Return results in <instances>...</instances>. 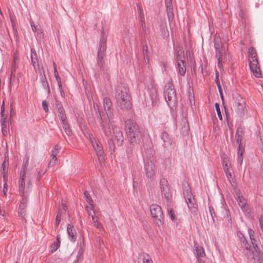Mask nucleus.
<instances>
[{"label": "nucleus", "instance_id": "nucleus-35", "mask_svg": "<svg viewBox=\"0 0 263 263\" xmlns=\"http://www.w3.org/2000/svg\"><path fill=\"white\" fill-rule=\"evenodd\" d=\"M183 121L184 122V124L182 127V131L183 134H187L190 130L189 124L186 119H184Z\"/></svg>", "mask_w": 263, "mask_h": 263}, {"label": "nucleus", "instance_id": "nucleus-43", "mask_svg": "<svg viewBox=\"0 0 263 263\" xmlns=\"http://www.w3.org/2000/svg\"><path fill=\"white\" fill-rule=\"evenodd\" d=\"M253 75L256 78H261V73L260 70V68L258 69H254L251 70Z\"/></svg>", "mask_w": 263, "mask_h": 263}, {"label": "nucleus", "instance_id": "nucleus-63", "mask_svg": "<svg viewBox=\"0 0 263 263\" xmlns=\"http://www.w3.org/2000/svg\"><path fill=\"white\" fill-rule=\"evenodd\" d=\"M2 132L4 135H5L7 134V130L4 129V127H2Z\"/></svg>", "mask_w": 263, "mask_h": 263}, {"label": "nucleus", "instance_id": "nucleus-30", "mask_svg": "<svg viewBox=\"0 0 263 263\" xmlns=\"http://www.w3.org/2000/svg\"><path fill=\"white\" fill-rule=\"evenodd\" d=\"M214 43L215 49H222V44L221 39L218 35H215Z\"/></svg>", "mask_w": 263, "mask_h": 263}, {"label": "nucleus", "instance_id": "nucleus-36", "mask_svg": "<svg viewBox=\"0 0 263 263\" xmlns=\"http://www.w3.org/2000/svg\"><path fill=\"white\" fill-rule=\"evenodd\" d=\"M91 218L93 221V226L100 230H102L103 229L102 224L98 222L97 218L95 217V215H92Z\"/></svg>", "mask_w": 263, "mask_h": 263}, {"label": "nucleus", "instance_id": "nucleus-47", "mask_svg": "<svg viewBox=\"0 0 263 263\" xmlns=\"http://www.w3.org/2000/svg\"><path fill=\"white\" fill-rule=\"evenodd\" d=\"M143 53L144 58L147 59L148 60V47L147 45L143 46Z\"/></svg>", "mask_w": 263, "mask_h": 263}, {"label": "nucleus", "instance_id": "nucleus-48", "mask_svg": "<svg viewBox=\"0 0 263 263\" xmlns=\"http://www.w3.org/2000/svg\"><path fill=\"white\" fill-rule=\"evenodd\" d=\"M216 52V58L217 60H222V54L221 52V49H215Z\"/></svg>", "mask_w": 263, "mask_h": 263}, {"label": "nucleus", "instance_id": "nucleus-21", "mask_svg": "<svg viewBox=\"0 0 263 263\" xmlns=\"http://www.w3.org/2000/svg\"><path fill=\"white\" fill-rule=\"evenodd\" d=\"M31 60L32 64L34 68L35 71H37V68H39V61L37 59V54L34 49H31Z\"/></svg>", "mask_w": 263, "mask_h": 263}, {"label": "nucleus", "instance_id": "nucleus-52", "mask_svg": "<svg viewBox=\"0 0 263 263\" xmlns=\"http://www.w3.org/2000/svg\"><path fill=\"white\" fill-rule=\"evenodd\" d=\"M57 161V158L52 157V159L50 160V161L48 163V166H52L54 165L55 164Z\"/></svg>", "mask_w": 263, "mask_h": 263}, {"label": "nucleus", "instance_id": "nucleus-17", "mask_svg": "<svg viewBox=\"0 0 263 263\" xmlns=\"http://www.w3.org/2000/svg\"><path fill=\"white\" fill-rule=\"evenodd\" d=\"M168 20L172 21L174 17L173 8L172 0H164Z\"/></svg>", "mask_w": 263, "mask_h": 263}, {"label": "nucleus", "instance_id": "nucleus-20", "mask_svg": "<svg viewBox=\"0 0 263 263\" xmlns=\"http://www.w3.org/2000/svg\"><path fill=\"white\" fill-rule=\"evenodd\" d=\"M111 106L112 103L110 99L107 97L105 98L103 100V106L108 117L111 115Z\"/></svg>", "mask_w": 263, "mask_h": 263}, {"label": "nucleus", "instance_id": "nucleus-44", "mask_svg": "<svg viewBox=\"0 0 263 263\" xmlns=\"http://www.w3.org/2000/svg\"><path fill=\"white\" fill-rule=\"evenodd\" d=\"M62 217V214L61 212L59 210L57 213V215L55 219V227H58L59 225L60 221H61V218Z\"/></svg>", "mask_w": 263, "mask_h": 263}, {"label": "nucleus", "instance_id": "nucleus-49", "mask_svg": "<svg viewBox=\"0 0 263 263\" xmlns=\"http://www.w3.org/2000/svg\"><path fill=\"white\" fill-rule=\"evenodd\" d=\"M42 107H43V108L44 110V111L46 112H47L49 110L48 102L46 100H44L42 102Z\"/></svg>", "mask_w": 263, "mask_h": 263}, {"label": "nucleus", "instance_id": "nucleus-27", "mask_svg": "<svg viewBox=\"0 0 263 263\" xmlns=\"http://www.w3.org/2000/svg\"><path fill=\"white\" fill-rule=\"evenodd\" d=\"M55 107L58 110V111L59 113L58 116H59V118H62L63 119V118L65 116H66V115H65V111L63 107L62 103L59 101H56Z\"/></svg>", "mask_w": 263, "mask_h": 263}, {"label": "nucleus", "instance_id": "nucleus-25", "mask_svg": "<svg viewBox=\"0 0 263 263\" xmlns=\"http://www.w3.org/2000/svg\"><path fill=\"white\" fill-rule=\"evenodd\" d=\"M238 158L237 162L240 165H241L243 161V154L245 152V145L242 143H238Z\"/></svg>", "mask_w": 263, "mask_h": 263}, {"label": "nucleus", "instance_id": "nucleus-39", "mask_svg": "<svg viewBox=\"0 0 263 263\" xmlns=\"http://www.w3.org/2000/svg\"><path fill=\"white\" fill-rule=\"evenodd\" d=\"M16 61L17 59L16 58H14L13 63L11 66V77H15V72L16 70Z\"/></svg>", "mask_w": 263, "mask_h": 263}, {"label": "nucleus", "instance_id": "nucleus-3", "mask_svg": "<svg viewBox=\"0 0 263 263\" xmlns=\"http://www.w3.org/2000/svg\"><path fill=\"white\" fill-rule=\"evenodd\" d=\"M116 98L119 107L122 110H128L132 107L129 90L123 85H118L116 88Z\"/></svg>", "mask_w": 263, "mask_h": 263}, {"label": "nucleus", "instance_id": "nucleus-53", "mask_svg": "<svg viewBox=\"0 0 263 263\" xmlns=\"http://www.w3.org/2000/svg\"><path fill=\"white\" fill-rule=\"evenodd\" d=\"M8 191V185L7 182H5L3 185V194L5 196H7V192Z\"/></svg>", "mask_w": 263, "mask_h": 263}, {"label": "nucleus", "instance_id": "nucleus-9", "mask_svg": "<svg viewBox=\"0 0 263 263\" xmlns=\"http://www.w3.org/2000/svg\"><path fill=\"white\" fill-rule=\"evenodd\" d=\"M28 160L24 161L20 172V180L18 181L19 193L21 195H24L26 193V187L25 186L26 174L27 170Z\"/></svg>", "mask_w": 263, "mask_h": 263}, {"label": "nucleus", "instance_id": "nucleus-41", "mask_svg": "<svg viewBox=\"0 0 263 263\" xmlns=\"http://www.w3.org/2000/svg\"><path fill=\"white\" fill-rule=\"evenodd\" d=\"M9 165V161L8 159L5 158V160L3 162L2 164V173L4 172H7V169L6 168L8 167Z\"/></svg>", "mask_w": 263, "mask_h": 263}, {"label": "nucleus", "instance_id": "nucleus-60", "mask_svg": "<svg viewBox=\"0 0 263 263\" xmlns=\"http://www.w3.org/2000/svg\"><path fill=\"white\" fill-rule=\"evenodd\" d=\"M259 224H260V228L263 232V219H259Z\"/></svg>", "mask_w": 263, "mask_h": 263}, {"label": "nucleus", "instance_id": "nucleus-64", "mask_svg": "<svg viewBox=\"0 0 263 263\" xmlns=\"http://www.w3.org/2000/svg\"><path fill=\"white\" fill-rule=\"evenodd\" d=\"M60 236L59 235H58L57 236V241L56 242H60Z\"/></svg>", "mask_w": 263, "mask_h": 263}, {"label": "nucleus", "instance_id": "nucleus-33", "mask_svg": "<svg viewBox=\"0 0 263 263\" xmlns=\"http://www.w3.org/2000/svg\"><path fill=\"white\" fill-rule=\"evenodd\" d=\"M41 83L43 87L45 88V89H46V90L47 91V93L49 94L50 93V88L44 73V77H42L41 78Z\"/></svg>", "mask_w": 263, "mask_h": 263}, {"label": "nucleus", "instance_id": "nucleus-46", "mask_svg": "<svg viewBox=\"0 0 263 263\" xmlns=\"http://www.w3.org/2000/svg\"><path fill=\"white\" fill-rule=\"evenodd\" d=\"M26 206L23 205V206H21V204H20L19 209H18V214L22 217H23L25 215V208Z\"/></svg>", "mask_w": 263, "mask_h": 263}, {"label": "nucleus", "instance_id": "nucleus-37", "mask_svg": "<svg viewBox=\"0 0 263 263\" xmlns=\"http://www.w3.org/2000/svg\"><path fill=\"white\" fill-rule=\"evenodd\" d=\"M84 195L86 198V201L93 208V200L89 194V193L87 191H85L84 192Z\"/></svg>", "mask_w": 263, "mask_h": 263}, {"label": "nucleus", "instance_id": "nucleus-5", "mask_svg": "<svg viewBox=\"0 0 263 263\" xmlns=\"http://www.w3.org/2000/svg\"><path fill=\"white\" fill-rule=\"evenodd\" d=\"M233 108L240 117H244L247 113L245 99L238 93L233 94Z\"/></svg>", "mask_w": 263, "mask_h": 263}, {"label": "nucleus", "instance_id": "nucleus-42", "mask_svg": "<svg viewBox=\"0 0 263 263\" xmlns=\"http://www.w3.org/2000/svg\"><path fill=\"white\" fill-rule=\"evenodd\" d=\"M60 243L59 242H53L51 245V251L52 253L55 252L60 246Z\"/></svg>", "mask_w": 263, "mask_h": 263}, {"label": "nucleus", "instance_id": "nucleus-29", "mask_svg": "<svg viewBox=\"0 0 263 263\" xmlns=\"http://www.w3.org/2000/svg\"><path fill=\"white\" fill-rule=\"evenodd\" d=\"M195 250L196 252V257L197 258V260L199 258H203L205 255V253L204 252V250L201 246H196L195 247Z\"/></svg>", "mask_w": 263, "mask_h": 263}, {"label": "nucleus", "instance_id": "nucleus-61", "mask_svg": "<svg viewBox=\"0 0 263 263\" xmlns=\"http://www.w3.org/2000/svg\"><path fill=\"white\" fill-rule=\"evenodd\" d=\"M42 177V174H41V172H39L37 173V178L38 180H40Z\"/></svg>", "mask_w": 263, "mask_h": 263}, {"label": "nucleus", "instance_id": "nucleus-10", "mask_svg": "<svg viewBox=\"0 0 263 263\" xmlns=\"http://www.w3.org/2000/svg\"><path fill=\"white\" fill-rule=\"evenodd\" d=\"M144 169L147 178L153 179L155 175V160L152 157L146 159L144 162Z\"/></svg>", "mask_w": 263, "mask_h": 263}, {"label": "nucleus", "instance_id": "nucleus-8", "mask_svg": "<svg viewBox=\"0 0 263 263\" xmlns=\"http://www.w3.org/2000/svg\"><path fill=\"white\" fill-rule=\"evenodd\" d=\"M150 211L153 217L155 219L156 224L158 227L162 226L163 223V215L161 206L153 204L150 206Z\"/></svg>", "mask_w": 263, "mask_h": 263}, {"label": "nucleus", "instance_id": "nucleus-2", "mask_svg": "<svg viewBox=\"0 0 263 263\" xmlns=\"http://www.w3.org/2000/svg\"><path fill=\"white\" fill-rule=\"evenodd\" d=\"M101 126L104 134L109 140H111L112 137L114 136L117 144L118 145H122L124 138L121 129L119 127L107 121H102Z\"/></svg>", "mask_w": 263, "mask_h": 263}, {"label": "nucleus", "instance_id": "nucleus-24", "mask_svg": "<svg viewBox=\"0 0 263 263\" xmlns=\"http://www.w3.org/2000/svg\"><path fill=\"white\" fill-rule=\"evenodd\" d=\"M61 123L62 124V127L63 129L64 130L65 133L67 134L68 136H70L72 134V131L69 128V124L67 121L66 117L65 116L63 118V119L62 118H60Z\"/></svg>", "mask_w": 263, "mask_h": 263}, {"label": "nucleus", "instance_id": "nucleus-1", "mask_svg": "<svg viewBox=\"0 0 263 263\" xmlns=\"http://www.w3.org/2000/svg\"><path fill=\"white\" fill-rule=\"evenodd\" d=\"M248 231L252 247H251L248 244L245 238H241V247L243 249V253L251 261H256L257 262L254 263H262V255L260 249L256 243V240L253 238L254 231L251 229H249Z\"/></svg>", "mask_w": 263, "mask_h": 263}, {"label": "nucleus", "instance_id": "nucleus-15", "mask_svg": "<svg viewBox=\"0 0 263 263\" xmlns=\"http://www.w3.org/2000/svg\"><path fill=\"white\" fill-rule=\"evenodd\" d=\"M137 7L138 12V16L140 21V24L142 29V34L145 35L146 34V27L145 24V17L142 9V6L140 4H137Z\"/></svg>", "mask_w": 263, "mask_h": 263}, {"label": "nucleus", "instance_id": "nucleus-16", "mask_svg": "<svg viewBox=\"0 0 263 263\" xmlns=\"http://www.w3.org/2000/svg\"><path fill=\"white\" fill-rule=\"evenodd\" d=\"M237 201L239 205V206L241 208V210L245 212L246 213H250V209L249 208L248 205L246 204V201L245 199L240 195V193H237Z\"/></svg>", "mask_w": 263, "mask_h": 263}, {"label": "nucleus", "instance_id": "nucleus-62", "mask_svg": "<svg viewBox=\"0 0 263 263\" xmlns=\"http://www.w3.org/2000/svg\"><path fill=\"white\" fill-rule=\"evenodd\" d=\"M230 164H229L228 163H226L223 167V169H227V168H229L230 169Z\"/></svg>", "mask_w": 263, "mask_h": 263}, {"label": "nucleus", "instance_id": "nucleus-19", "mask_svg": "<svg viewBox=\"0 0 263 263\" xmlns=\"http://www.w3.org/2000/svg\"><path fill=\"white\" fill-rule=\"evenodd\" d=\"M67 233L70 241H74L76 239L77 232L73 226L68 224L67 226Z\"/></svg>", "mask_w": 263, "mask_h": 263}, {"label": "nucleus", "instance_id": "nucleus-12", "mask_svg": "<svg viewBox=\"0 0 263 263\" xmlns=\"http://www.w3.org/2000/svg\"><path fill=\"white\" fill-rule=\"evenodd\" d=\"M249 64L250 70L254 69H258L259 63L257 59V53L255 49L251 47L249 49Z\"/></svg>", "mask_w": 263, "mask_h": 263}, {"label": "nucleus", "instance_id": "nucleus-18", "mask_svg": "<svg viewBox=\"0 0 263 263\" xmlns=\"http://www.w3.org/2000/svg\"><path fill=\"white\" fill-rule=\"evenodd\" d=\"M32 184L30 180H28L27 184V187L26 193H24V195H21L22 197V201H21L20 204L22 206L25 205L26 206L27 203V197L28 196L29 192L31 188Z\"/></svg>", "mask_w": 263, "mask_h": 263}, {"label": "nucleus", "instance_id": "nucleus-57", "mask_svg": "<svg viewBox=\"0 0 263 263\" xmlns=\"http://www.w3.org/2000/svg\"><path fill=\"white\" fill-rule=\"evenodd\" d=\"M215 82L216 83H219V82H220L219 80V72L217 70L216 71Z\"/></svg>", "mask_w": 263, "mask_h": 263}, {"label": "nucleus", "instance_id": "nucleus-59", "mask_svg": "<svg viewBox=\"0 0 263 263\" xmlns=\"http://www.w3.org/2000/svg\"><path fill=\"white\" fill-rule=\"evenodd\" d=\"M217 65L219 68L222 67V60H217Z\"/></svg>", "mask_w": 263, "mask_h": 263}, {"label": "nucleus", "instance_id": "nucleus-54", "mask_svg": "<svg viewBox=\"0 0 263 263\" xmlns=\"http://www.w3.org/2000/svg\"><path fill=\"white\" fill-rule=\"evenodd\" d=\"M152 100L153 101L154 100L156 99L157 97V92L156 89L153 88L152 90Z\"/></svg>", "mask_w": 263, "mask_h": 263}, {"label": "nucleus", "instance_id": "nucleus-23", "mask_svg": "<svg viewBox=\"0 0 263 263\" xmlns=\"http://www.w3.org/2000/svg\"><path fill=\"white\" fill-rule=\"evenodd\" d=\"M176 67L179 74L181 76H184L186 70L185 61L177 62Z\"/></svg>", "mask_w": 263, "mask_h": 263}, {"label": "nucleus", "instance_id": "nucleus-11", "mask_svg": "<svg viewBox=\"0 0 263 263\" xmlns=\"http://www.w3.org/2000/svg\"><path fill=\"white\" fill-rule=\"evenodd\" d=\"M164 97L166 101L170 104L171 103H175L176 101V93L173 86L169 84L166 88L164 92Z\"/></svg>", "mask_w": 263, "mask_h": 263}, {"label": "nucleus", "instance_id": "nucleus-55", "mask_svg": "<svg viewBox=\"0 0 263 263\" xmlns=\"http://www.w3.org/2000/svg\"><path fill=\"white\" fill-rule=\"evenodd\" d=\"M31 27L33 31L35 32L37 30L36 27L35 25V24L33 22H31Z\"/></svg>", "mask_w": 263, "mask_h": 263}, {"label": "nucleus", "instance_id": "nucleus-50", "mask_svg": "<svg viewBox=\"0 0 263 263\" xmlns=\"http://www.w3.org/2000/svg\"><path fill=\"white\" fill-rule=\"evenodd\" d=\"M167 214L172 220H174L175 219V216L173 210L172 209H168L167 210Z\"/></svg>", "mask_w": 263, "mask_h": 263}, {"label": "nucleus", "instance_id": "nucleus-51", "mask_svg": "<svg viewBox=\"0 0 263 263\" xmlns=\"http://www.w3.org/2000/svg\"><path fill=\"white\" fill-rule=\"evenodd\" d=\"M198 263H213L210 259L205 258L204 259H198Z\"/></svg>", "mask_w": 263, "mask_h": 263}, {"label": "nucleus", "instance_id": "nucleus-45", "mask_svg": "<svg viewBox=\"0 0 263 263\" xmlns=\"http://www.w3.org/2000/svg\"><path fill=\"white\" fill-rule=\"evenodd\" d=\"M215 106L216 110V111H217V113L218 115V117L219 119L220 120H221L222 119V115H221V113L220 111L219 104L218 103H216L215 104Z\"/></svg>", "mask_w": 263, "mask_h": 263}, {"label": "nucleus", "instance_id": "nucleus-28", "mask_svg": "<svg viewBox=\"0 0 263 263\" xmlns=\"http://www.w3.org/2000/svg\"><path fill=\"white\" fill-rule=\"evenodd\" d=\"M161 32L163 38L167 39L169 37L170 33L165 22L161 24Z\"/></svg>", "mask_w": 263, "mask_h": 263}, {"label": "nucleus", "instance_id": "nucleus-14", "mask_svg": "<svg viewBox=\"0 0 263 263\" xmlns=\"http://www.w3.org/2000/svg\"><path fill=\"white\" fill-rule=\"evenodd\" d=\"M160 186L162 194L164 195V197L167 200H168L171 197V194L167 179L165 178L161 179L160 181Z\"/></svg>", "mask_w": 263, "mask_h": 263}, {"label": "nucleus", "instance_id": "nucleus-22", "mask_svg": "<svg viewBox=\"0 0 263 263\" xmlns=\"http://www.w3.org/2000/svg\"><path fill=\"white\" fill-rule=\"evenodd\" d=\"M175 58L176 62L185 61L184 52L182 48L178 47L176 49Z\"/></svg>", "mask_w": 263, "mask_h": 263}, {"label": "nucleus", "instance_id": "nucleus-38", "mask_svg": "<svg viewBox=\"0 0 263 263\" xmlns=\"http://www.w3.org/2000/svg\"><path fill=\"white\" fill-rule=\"evenodd\" d=\"M61 148L59 145H55L54 148L51 151V157L57 158V155L59 153Z\"/></svg>", "mask_w": 263, "mask_h": 263}, {"label": "nucleus", "instance_id": "nucleus-26", "mask_svg": "<svg viewBox=\"0 0 263 263\" xmlns=\"http://www.w3.org/2000/svg\"><path fill=\"white\" fill-rule=\"evenodd\" d=\"M161 139L163 141V145L166 147L170 146L172 144V141L167 133L163 132L161 134Z\"/></svg>", "mask_w": 263, "mask_h": 263}, {"label": "nucleus", "instance_id": "nucleus-40", "mask_svg": "<svg viewBox=\"0 0 263 263\" xmlns=\"http://www.w3.org/2000/svg\"><path fill=\"white\" fill-rule=\"evenodd\" d=\"M54 74L56 80L58 83L59 87L60 89H62V83H61V79L59 76L58 72L57 71V69H55L54 70Z\"/></svg>", "mask_w": 263, "mask_h": 263}, {"label": "nucleus", "instance_id": "nucleus-13", "mask_svg": "<svg viewBox=\"0 0 263 263\" xmlns=\"http://www.w3.org/2000/svg\"><path fill=\"white\" fill-rule=\"evenodd\" d=\"M186 202L188 208L192 213H196L197 211V204L196 203L194 197L191 193L188 191L184 193Z\"/></svg>", "mask_w": 263, "mask_h": 263}, {"label": "nucleus", "instance_id": "nucleus-6", "mask_svg": "<svg viewBox=\"0 0 263 263\" xmlns=\"http://www.w3.org/2000/svg\"><path fill=\"white\" fill-rule=\"evenodd\" d=\"M106 50V38L102 36L100 40L97 53V65L100 68L103 67L104 64V57Z\"/></svg>", "mask_w": 263, "mask_h": 263}, {"label": "nucleus", "instance_id": "nucleus-32", "mask_svg": "<svg viewBox=\"0 0 263 263\" xmlns=\"http://www.w3.org/2000/svg\"><path fill=\"white\" fill-rule=\"evenodd\" d=\"M242 136L243 132L242 129L241 128H238L235 134V138L237 144L242 143Z\"/></svg>", "mask_w": 263, "mask_h": 263}, {"label": "nucleus", "instance_id": "nucleus-34", "mask_svg": "<svg viewBox=\"0 0 263 263\" xmlns=\"http://www.w3.org/2000/svg\"><path fill=\"white\" fill-rule=\"evenodd\" d=\"M224 172L227 179L229 180L230 183L233 185V183H234V179L232 177L231 170L229 168H227V169L224 168Z\"/></svg>", "mask_w": 263, "mask_h": 263}, {"label": "nucleus", "instance_id": "nucleus-4", "mask_svg": "<svg viewBox=\"0 0 263 263\" xmlns=\"http://www.w3.org/2000/svg\"><path fill=\"white\" fill-rule=\"evenodd\" d=\"M125 129L130 144L133 145L139 144L141 135L138 124L132 120H127L125 122Z\"/></svg>", "mask_w": 263, "mask_h": 263}, {"label": "nucleus", "instance_id": "nucleus-31", "mask_svg": "<svg viewBox=\"0 0 263 263\" xmlns=\"http://www.w3.org/2000/svg\"><path fill=\"white\" fill-rule=\"evenodd\" d=\"M140 258L142 260V263H153L151 256L147 253L141 254Z\"/></svg>", "mask_w": 263, "mask_h": 263}, {"label": "nucleus", "instance_id": "nucleus-58", "mask_svg": "<svg viewBox=\"0 0 263 263\" xmlns=\"http://www.w3.org/2000/svg\"><path fill=\"white\" fill-rule=\"evenodd\" d=\"M3 179L5 182H7V172L2 173Z\"/></svg>", "mask_w": 263, "mask_h": 263}, {"label": "nucleus", "instance_id": "nucleus-56", "mask_svg": "<svg viewBox=\"0 0 263 263\" xmlns=\"http://www.w3.org/2000/svg\"><path fill=\"white\" fill-rule=\"evenodd\" d=\"M209 211L211 216L212 217V218H213V214H215L214 208L212 206H210Z\"/></svg>", "mask_w": 263, "mask_h": 263}, {"label": "nucleus", "instance_id": "nucleus-7", "mask_svg": "<svg viewBox=\"0 0 263 263\" xmlns=\"http://www.w3.org/2000/svg\"><path fill=\"white\" fill-rule=\"evenodd\" d=\"M89 138L90 139L92 146L93 147L98 156L99 160L100 161V163L104 162V153L101 144L99 141L96 139L91 134H89Z\"/></svg>", "mask_w": 263, "mask_h": 263}]
</instances>
